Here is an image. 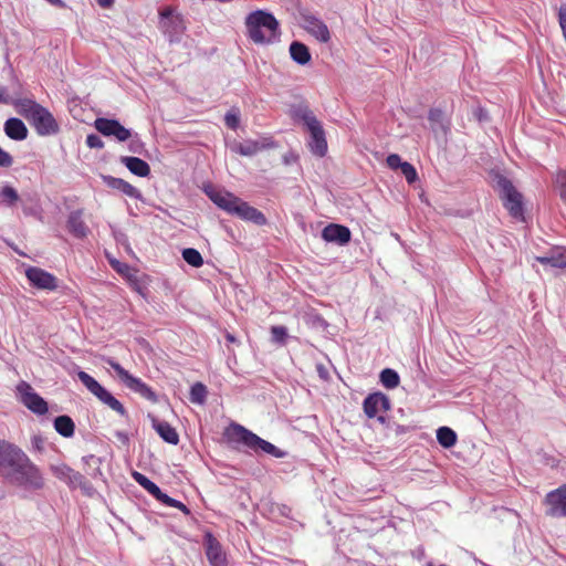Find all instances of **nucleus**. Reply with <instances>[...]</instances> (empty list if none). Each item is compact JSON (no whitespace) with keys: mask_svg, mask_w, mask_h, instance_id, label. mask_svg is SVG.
I'll use <instances>...</instances> for the list:
<instances>
[{"mask_svg":"<svg viewBox=\"0 0 566 566\" xmlns=\"http://www.w3.org/2000/svg\"><path fill=\"white\" fill-rule=\"evenodd\" d=\"M203 193L217 206L230 216H234L245 222L263 227L268 223L265 214L252 207L249 202L224 188H217L212 184H203Z\"/></svg>","mask_w":566,"mask_h":566,"instance_id":"f257e3e1","label":"nucleus"},{"mask_svg":"<svg viewBox=\"0 0 566 566\" xmlns=\"http://www.w3.org/2000/svg\"><path fill=\"white\" fill-rule=\"evenodd\" d=\"M248 38L259 45L274 44L281 39V27L275 15L264 9L248 13L244 19Z\"/></svg>","mask_w":566,"mask_h":566,"instance_id":"f03ea898","label":"nucleus"},{"mask_svg":"<svg viewBox=\"0 0 566 566\" xmlns=\"http://www.w3.org/2000/svg\"><path fill=\"white\" fill-rule=\"evenodd\" d=\"M13 107L35 129L39 136H52L60 132V125L53 114L33 98H17Z\"/></svg>","mask_w":566,"mask_h":566,"instance_id":"7ed1b4c3","label":"nucleus"},{"mask_svg":"<svg viewBox=\"0 0 566 566\" xmlns=\"http://www.w3.org/2000/svg\"><path fill=\"white\" fill-rule=\"evenodd\" d=\"M290 115L295 123H302L308 132L307 147L310 151L316 157H324L328 149L325 130L308 105L305 103L292 105Z\"/></svg>","mask_w":566,"mask_h":566,"instance_id":"20e7f679","label":"nucleus"},{"mask_svg":"<svg viewBox=\"0 0 566 566\" xmlns=\"http://www.w3.org/2000/svg\"><path fill=\"white\" fill-rule=\"evenodd\" d=\"M226 434L230 442L242 446L255 453L261 452L277 459L285 458L287 455L286 451L277 448L272 442L261 438L238 422L232 421L226 430Z\"/></svg>","mask_w":566,"mask_h":566,"instance_id":"39448f33","label":"nucleus"},{"mask_svg":"<svg viewBox=\"0 0 566 566\" xmlns=\"http://www.w3.org/2000/svg\"><path fill=\"white\" fill-rule=\"evenodd\" d=\"M491 178L492 186L510 217L516 221L525 222L526 209L523 193L516 189L510 178L499 171H493Z\"/></svg>","mask_w":566,"mask_h":566,"instance_id":"423d86ee","label":"nucleus"},{"mask_svg":"<svg viewBox=\"0 0 566 566\" xmlns=\"http://www.w3.org/2000/svg\"><path fill=\"white\" fill-rule=\"evenodd\" d=\"M3 480L27 492H36L43 489L44 478L40 468L25 453L22 459L9 471Z\"/></svg>","mask_w":566,"mask_h":566,"instance_id":"0eeeda50","label":"nucleus"},{"mask_svg":"<svg viewBox=\"0 0 566 566\" xmlns=\"http://www.w3.org/2000/svg\"><path fill=\"white\" fill-rule=\"evenodd\" d=\"M76 375L83 386L101 402L120 416H127V410L124 405L117 398H115L109 390L102 386L93 376L82 369H80Z\"/></svg>","mask_w":566,"mask_h":566,"instance_id":"6e6552de","label":"nucleus"},{"mask_svg":"<svg viewBox=\"0 0 566 566\" xmlns=\"http://www.w3.org/2000/svg\"><path fill=\"white\" fill-rule=\"evenodd\" d=\"M106 364L116 373L118 378L123 381V384L128 389L138 394L144 399H146L153 403L158 402V395L155 392V390L151 387H149L145 381H143L140 378L130 374L127 369H125L114 358H107Z\"/></svg>","mask_w":566,"mask_h":566,"instance_id":"1a4fd4ad","label":"nucleus"},{"mask_svg":"<svg viewBox=\"0 0 566 566\" xmlns=\"http://www.w3.org/2000/svg\"><path fill=\"white\" fill-rule=\"evenodd\" d=\"M15 396L18 400L32 413L44 416L49 411L48 401L35 391V389L24 380L15 386Z\"/></svg>","mask_w":566,"mask_h":566,"instance_id":"9d476101","label":"nucleus"},{"mask_svg":"<svg viewBox=\"0 0 566 566\" xmlns=\"http://www.w3.org/2000/svg\"><path fill=\"white\" fill-rule=\"evenodd\" d=\"M159 24L170 43L181 42L186 25L180 14L175 13L171 8H165L159 11Z\"/></svg>","mask_w":566,"mask_h":566,"instance_id":"9b49d317","label":"nucleus"},{"mask_svg":"<svg viewBox=\"0 0 566 566\" xmlns=\"http://www.w3.org/2000/svg\"><path fill=\"white\" fill-rule=\"evenodd\" d=\"M94 127L104 137L114 138L118 143H125L133 136V129L125 127L115 117H97Z\"/></svg>","mask_w":566,"mask_h":566,"instance_id":"f8f14e48","label":"nucleus"},{"mask_svg":"<svg viewBox=\"0 0 566 566\" xmlns=\"http://www.w3.org/2000/svg\"><path fill=\"white\" fill-rule=\"evenodd\" d=\"M546 515L555 518L566 516V483L549 491L544 499Z\"/></svg>","mask_w":566,"mask_h":566,"instance_id":"ddd939ff","label":"nucleus"},{"mask_svg":"<svg viewBox=\"0 0 566 566\" xmlns=\"http://www.w3.org/2000/svg\"><path fill=\"white\" fill-rule=\"evenodd\" d=\"M25 277L29 284L36 290L55 291L59 287L57 277L38 266L27 268Z\"/></svg>","mask_w":566,"mask_h":566,"instance_id":"4468645a","label":"nucleus"},{"mask_svg":"<svg viewBox=\"0 0 566 566\" xmlns=\"http://www.w3.org/2000/svg\"><path fill=\"white\" fill-rule=\"evenodd\" d=\"M24 454L20 447L0 439V476L3 479Z\"/></svg>","mask_w":566,"mask_h":566,"instance_id":"2eb2a0df","label":"nucleus"},{"mask_svg":"<svg viewBox=\"0 0 566 566\" xmlns=\"http://www.w3.org/2000/svg\"><path fill=\"white\" fill-rule=\"evenodd\" d=\"M321 238L326 243L346 247L352 241V231L345 224L332 222L322 229Z\"/></svg>","mask_w":566,"mask_h":566,"instance_id":"dca6fc26","label":"nucleus"},{"mask_svg":"<svg viewBox=\"0 0 566 566\" xmlns=\"http://www.w3.org/2000/svg\"><path fill=\"white\" fill-rule=\"evenodd\" d=\"M390 408L389 397L381 391L370 392L363 400V410L368 419H374L380 411H388Z\"/></svg>","mask_w":566,"mask_h":566,"instance_id":"f3484780","label":"nucleus"},{"mask_svg":"<svg viewBox=\"0 0 566 566\" xmlns=\"http://www.w3.org/2000/svg\"><path fill=\"white\" fill-rule=\"evenodd\" d=\"M205 554L210 566H228L227 555L220 542L211 532H207L203 536Z\"/></svg>","mask_w":566,"mask_h":566,"instance_id":"a211bd4d","label":"nucleus"},{"mask_svg":"<svg viewBox=\"0 0 566 566\" xmlns=\"http://www.w3.org/2000/svg\"><path fill=\"white\" fill-rule=\"evenodd\" d=\"M83 216H84L83 209H75V210H72L67 214V219H66L65 227H66L67 232L74 239H77V240H83V239L87 238V235L91 232L88 226L85 223V221L83 219Z\"/></svg>","mask_w":566,"mask_h":566,"instance_id":"6ab92c4d","label":"nucleus"},{"mask_svg":"<svg viewBox=\"0 0 566 566\" xmlns=\"http://www.w3.org/2000/svg\"><path fill=\"white\" fill-rule=\"evenodd\" d=\"M103 184L112 190H116L122 195H125L132 199L143 200V193L135 186L130 185L128 181L114 177L111 175H102L101 176Z\"/></svg>","mask_w":566,"mask_h":566,"instance_id":"aec40b11","label":"nucleus"},{"mask_svg":"<svg viewBox=\"0 0 566 566\" xmlns=\"http://www.w3.org/2000/svg\"><path fill=\"white\" fill-rule=\"evenodd\" d=\"M153 429L166 443L177 446L180 441L179 434L169 422L159 420L157 417L149 415Z\"/></svg>","mask_w":566,"mask_h":566,"instance_id":"412c9836","label":"nucleus"},{"mask_svg":"<svg viewBox=\"0 0 566 566\" xmlns=\"http://www.w3.org/2000/svg\"><path fill=\"white\" fill-rule=\"evenodd\" d=\"M428 120L430 122L431 130L438 135L441 133L444 137L451 130V122L446 116L444 112L439 107H431L428 112Z\"/></svg>","mask_w":566,"mask_h":566,"instance_id":"4be33fe9","label":"nucleus"},{"mask_svg":"<svg viewBox=\"0 0 566 566\" xmlns=\"http://www.w3.org/2000/svg\"><path fill=\"white\" fill-rule=\"evenodd\" d=\"M6 136L15 142H22L28 138L29 130L24 122L19 117H9L3 124Z\"/></svg>","mask_w":566,"mask_h":566,"instance_id":"5701e85b","label":"nucleus"},{"mask_svg":"<svg viewBox=\"0 0 566 566\" xmlns=\"http://www.w3.org/2000/svg\"><path fill=\"white\" fill-rule=\"evenodd\" d=\"M306 30L315 36L319 42L326 43L331 39V33L327 25L314 14L304 15Z\"/></svg>","mask_w":566,"mask_h":566,"instance_id":"b1692460","label":"nucleus"},{"mask_svg":"<svg viewBox=\"0 0 566 566\" xmlns=\"http://www.w3.org/2000/svg\"><path fill=\"white\" fill-rule=\"evenodd\" d=\"M535 260L542 265H549L552 268L565 269L566 268V248L554 247L545 255L536 256Z\"/></svg>","mask_w":566,"mask_h":566,"instance_id":"393cba45","label":"nucleus"},{"mask_svg":"<svg viewBox=\"0 0 566 566\" xmlns=\"http://www.w3.org/2000/svg\"><path fill=\"white\" fill-rule=\"evenodd\" d=\"M119 163L124 165L133 175L137 177H148L150 175L149 164L136 156H120Z\"/></svg>","mask_w":566,"mask_h":566,"instance_id":"a878e982","label":"nucleus"},{"mask_svg":"<svg viewBox=\"0 0 566 566\" xmlns=\"http://www.w3.org/2000/svg\"><path fill=\"white\" fill-rule=\"evenodd\" d=\"M53 474L59 480L65 482L71 489H76V484L81 482L82 473L73 470L67 464H60L52 468Z\"/></svg>","mask_w":566,"mask_h":566,"instance_id":"bb28decb","label":"nucleus"},{"mask_svg":"<svg viewBox=\"0 0 566 566\" xmlns=\"http://www.w3.org/2000/svg\"><path fill=\"white\" fill-rule=\"evenodd\" d=\"M291 59L298 65H307L312 61V54L306 44L294 40L289 48Z\"/></svg>","mask_w":566,"mask_h":566,"instance_id":"cd10ccee","label":"nucleus"},{"mask_svg":"<svg viewBox=\"0 0 566 566\" xmlns=\"http://www.w3.org/2000/svg\"><path fill=\"white\" fill-rule=\"evenodd\" d=\"M54 430L63 438H72L75 434V422L69 415H60L53 418Z\"/></svg>","mask_w":566,"mask_h":566,"instance_id":"c85d7f7f","label":"nucleus"},{"mask_svg":"<svg viewBox=\"0 0 566 566\" xmlns=\"http://www.w3.org/2000/svg\"><path fill=\"white\" fill-rule=\"evenodd\" d=\"M273 146H274L273 142L263 144V143H260L259 140L249 139V140H245L243 143H240L239 145H237L235 151L241 156L251 157V156H254L255 154H258L260 150L270 148Z\"/></svg>","mask_w":566,"mask_h":566,"instance_id":"c756f323","label":"nucleus"},{"mask_svg":"<svg viewBox=\"0 0 566 566\" xmlns=\"http://www.w3.org/2000/svg\"><path fill=\"white\" fill-rule=\"evenodd\" d=\"M436 438L438 443L443 449H451L453 448L458 442V434L457 432L448 427V426H441L436 430Z\"/></svg>","mask_w":566,"mask_h":566,"instance_id":"7c9ffc66","label":"nucleus"},{"mask_svg":"<svg viewBox=\"0 0 566 566\" xmlns=\"http://www.w3.org/2000/svg\"><path fill=\"white\" fill-rule=\"evenodd\" d=\"M20 200L18 190L10 184H4L0 189V202L8 208H13Z\"/></svg>","mask_w":566,"mask_h":566,"instance_id":"2f4dec72","label":"nucleus"},{"mask_svg":"<svg viewBox=\"0 0 566 566\" xmlns=\"http://www.w3.org/2000/svg\"><path fill=\"white\" fill-rule=\"evenodd\" d=\"M379 382L386 389H395L400 384V376H399L398 371L392 368H384L379 373Z\"/></svg>","mask_w":566,"mask_h":566,"instance_id":"473e14b6","label":"nucleus"},{"mask_svg":"<svg viewBox=\"0 0 566 566\" xmlns=\"http://www.w3.org/2000/svg\"><path fill=\"white\" fill-rule=\"evenodd\" d=\"M208 389L203 382L197 381L190 386L189 400L196 405H203L207 400Z\"/></svg>","mask_w":566,"mask_h":566,"instance_id":"72a5a7b5","label":"nucleus"},{"mask_svg":"<svg viewBox=\"0 0 566 566\" xmlns=\"http://www.w3.org/2000/svg\"><path fill=\"white\" fill-rule=\"evenodd\" d=\"M184 261L192 268H200L203 265V258L201 253L195 248H185L181 251Z\"/></svg>","mask_w":566,"mask_h":566,"instance_id":"f704fd0d","label":"nucleus"},{"mask_svg":"<svg viewBox=\"0 0 566 566\" xmlns=\"http://www.w3.org/2000/svg\"><path fill=\"white\" fill-rule=\"evenodd\" d=\"M158 502L165 506L177 509V510L181 511L185 515H190V513H191L190 509L185 503H182L181 501H179L177 499L169 496L165 492Z\"/></svg>","mask_w":566,"mask_h":566,"instance_id":"c9c22d12","label":"nucleus"},{"mask_svg":"<svg viewBox=\"0 0 566 566\" xmlns=\"http://www.w3.org/2000/svg\"><path fill=\"white\" fill-rule=\"evenodd\" d=\"M400 172L405 177L408 185H413L419 180L418 171L416 167L410 164L409 161H406L402 167L400 168Z\"/></svg>","mask_w":566,"mask_h":566,"instance_id":"e433bc0d","label":"nucleus"},{"mask_svg":"<svg viewBox=\"0 0 566 566\" xmlns=\"http://www.w3.org/2000/svg\"><path fill=\"white\" fill-rule=\"evenodd\" d=\"M272 340L279 345H284L289 337L287 328L283 325H274L271 327Z\"/></svg>","mask_w":566,"mask_h":566,"instance_id":"4c0bfd02","label":"nucleus"},{"mask_svg":"<svg viewBox=\"0 0 566 566\" xmlns=\"http://www.w3.org/2000/svg\"><path fill=\"white\" fill-rule=\"evenodd\" d=\"M127 142H128V150L130 153H134V154L143 153V150L145 148V144L140 139L138 133L133 130V136Z\"/></svg>","mask_w":566,"mask_h":566,"instance_id":"58836bf2","label":"nucleus"},{"mask_svg":"<svg viewBox=\"0 0 566 566\" xmlns=\"http://www.w3.org/2000/svg\"><path fill=\"white\" fill-rule=\"evenodd\" d=\"M224 124L228 128L235 130L240 125V113L239 111L231 109L224 115Z\"/></svg>","mask_w":566,"mask_h":566,"instance_id":"ea45409f","label":"nucleus"},{"mask_svg":"<svg viewBox=\"0 0 566 566\" xmlns=\"http://www.w3.org/2000/svg\"><path fill=\"white\" fill-rule=\"evenodd\" d=\"M406 161L402 160L401 156L398 155V154H389L386 158V164L388 166V168H390L391 170H400V168L402 167V165L405 164Z\"/></svg>","mask_w":566,"mask_h":566,"instance_id":"a19ab883","label":"nucleus"},{"mask_svg":"<svg viewBox=\"0 0 566 566\" xmlns=\"http://www.w3.org/2000/svg\"><path fill=\"white\" fill-rule=\"evenodd\" d=\"M557 191L560 199L566 202V171L558 172L556 177Z\"/></svg>","mask_w":566,"mask_h":566,"instance_id":"79ce46f5","label":"nucleus"},{"mask_svg":"<svg viewBox=\"0 0 566 566\" xmlns=\"http://www.w3.org/2000/svg\"><path fill=\"white\" fill-rule=\"evenodd\" d=\"M85 144L91 149H102L104 147V142L102 138L94 133H91L86 136Z\"/></svg>","mask_w":566,"mask_h":566,"instance_id":"37998d69","label":"nucleus"},{"mask_svg":"<svg viewBox=\"0 0 566 566\" xmlns=\"http://www.w3.org/2000/svg\"><path fill=\"white\" fill-rule=\"evenodd\" d=\"M132 476L135 482L138 483V485H140L144 490H147L154 482L148 476L138 471H133Z\"/></svg>","mask_w":566,"mask_h":566,"instance_id":"c03bdc74","label":"nucleus"},{"mask_svg":"<svg viewBox=\"0 0 566 566\" xmlns=\"http://www.w3.org/2000/svg\"><path fill=\"white\" fill-rule=\"evenodd\" d=\"M76 488H80L81 491L88 496H92L95 492L94 486L84 475L81 476V482L76 484Z\"/></svg>","mask_w":566,"mask_h":566,"instance_id":"a18cd8bd","label":"nucleus"},{"mask_svg":"<svg viewBox=\"0 0 566 566\" xmlns=\"http://www.w3.org/2000/svg\"><path fill=\"white\" fill-rule=\"evenodd\" d=\"M392 429L396 437H401L416 429V426L392 423Z\"/></svg>","mask_w":566,"mask_h":566,"instance_id":"49530a36","label":"nucleus"},{"mask_svg":"<svg viewBox=\"0 0 566 566\" xmlns=\"http://www.w3.org/2000/svg\"><path fill=\"white\" fill-rule=\"evenodd\" d=\"M13 164V157L3 148L0 147V167L9 168Z\"/></svg>","mask_w":566,"mask_h":566,"instance_id":"de8ad7c7","label":"nucleus"},{"mask_svg":"<svg viewBox=\"0 0 566 566\" xmlns=\"http://www.w3.org/2000/svg\"><path fill=\"white\" fill-rule=\"evenodd\" d=\"M146 491L157 501H159L164 494V491L155 482H153Z\"/></svg>","mask_w":566,"mask_h":566,"instance_id":"09e8293b","label":"nucleus"},{"mask_svg":"<svg viewBox=\"0 0 566 566\" xmlns=\"http://www.w3.org/2000/svg\"><path fill=\"white\" fill-rule=\"evenodd\" d=\"M15 99L17 98H13V97H11L10 95L7 94V88L6 87L0 88V103L1 104L12 105L13 106Z\"/></svg>","mask_w":566,"mask_h":566,"instance_id":"8fccbe9b","label":"nucleus"},{"mask_svg":"<svg viewBox=\"0 0 566 566\" xmlns=\"http://www.w3.org/2000/svg\"><path fill=\"white\" fill-rule=\"evenodd\" d=\"M82 461L85 464H90L91 462H94L95 464L99 465V463H101V459L96 458L94 454H88V455L83 457ZM95 471H96V473L102 474L99 467H96Z\"/></svg>","mask_w":566,"mask_h":566,"instance_id":"3c124183","label":"nucleus"},{"mask_svg":"<svg viewBox=\"0 0 566 566\" xmlns=\"http://www.w3.org/2000/svg\"><path fill=\"white\" fill-rule=\"evenodd\" d=\"M377 421L379 423H381L387 430H391L392 429V423H395V421H392L389 417L387 416H382V415H378L376 417Z\"/></svg>","mask_w":566,"mask_h":566,"instance_id":"603ef678","label":"nucleus"},{"mask_svg":"<svg viewBox=\"0 0 566 566\" xmlns=\"http://www.w3.org/2000/svg\"><path fill=\"white\" fill-rule=\"evenodd\" d=\"M412 558L417 560H422L426 556L424 547L422 545H419L415 549L411 551Z\"/></svg>","mask_w":566,"mask_h":566,"instance_id":"864d4df0","label":"nucleus"},{"mask_svg":"<svg viewBox=\"0 0 566 566\" xmlns=\"http://www.w3.org/2000/svg\"><path fill=\"white\" fill-rule=\"evenodd\" d=\"M316 370L321 379L327 380L329 378V373L324 365L318 364Z\"/></svg>","mask_w":566,"mask_h":566,"instance_id":"5fc2aeb1","label":"nucleus"},{"mask_svg":"<svg viewBox=\"0 0 566 566\" xmlns=\"http://www.w3.org/2000/svg\"><path fill=\"white\" fill-rule=\"evenodd\" d=\"M31 442H32V447L35 450H38V451L43 450V439L41 436H33Z\"/></svg>","mask_w":566,"mask_h":566,"instance_id":"6e6d98bb","label":"nucleus"},{"mask_svg":"<svg viewBox=\"0 0 566 566\" xmlns=\"http://www.w3.org/2000/svg\"><path fill=\"white\" fill-rule=\"evenodd\" d=\"M115 437L124 444V446H128L129 444V436L127 432H124V431H116L115 432Z\"/></svg>","mask_w":566,"mask_h":566,"instance_id":"4d7b16f0","label":"nucleus"},{"mask_svg":"<svg viewBox=\"0 0 566 566\" xmlns=\"http://www.w3.org/2000/svg\"><path fill=\"white\" fill-rule=\"evenodd\" d=\"M475 117L478 118L479 122H483L488 119V112L484 108H479L475 112Z\"/></svg>","mask_w":566,"mask_h":566,"instance_id":"13d9d810","label":"nucleus"},{"mask_svg":"<svg viewBox=\"0 0 566 566\" xmlns=\"http://www.w3.org/2000/svg\"><path fill=\"white\" fill-rule=\"evenodd\" d=\"M45 1L56 8H61V9L66 8V3L63 0H45Z\"/></svg>","mask_w":566,"mask_h":566,"instance_id":"bf43d9fd","label":"nucleus"},{"mask_svg":"<svg viewBox=\"0 0 566 566\" xmlns=\"http://www.w3.org/2000/svg\"><path fill=\"white\" fill-rule=\"evenodd\" d=\"M96 2L99 7L107 9L114 4L115 0H96Z\"/></svg>","mask_w":566,"mask_h":566,"instance_id":"052dcab7","label":"nucleus"},{"mask_svg":"<svg viewBox=\"0 0 566 566\" xmlns=\"http://www.w3.org/2000/svg\"><path fill=\"white\" fill-rule=\"evenodd\" d=\"M296 156L294 154H287L283 156V163L285 165H291L293 161L296 160Z\"/></svg>","mask_w":566,"mask_h":566,"instance_id":"680f3d73","label":"nucleus"},{"mask_svg":"<svg viewBox=\"0 0 566 566\" xmlns=\"http://www.w3.org/2000/svg\"><path fill=\"white\" fill-rule=\"evenodd\" d=\"M112 265L117 272H122V269H119L120 263L118 261L112 262Z\"/></svg>","mask_w":566,"mask_h":566,"instance_id":"e2e57ef3","label":"nucleus"},{"mask_svg":"<svg viewBox=\"0 0 566 566\" xmlns=\"http://www.w3.org/2000/svg\"><path fill=\"white\" fill-rule=\"evenodd\" d=\"M228 339H229L230 342H233V340H234V337H233L232 335H228Z\"/></svg>","mask_w":566,"mask_h":566,"instance_id":"0e129e2a","label":"nucleus"},{"mask_svg":"<svg viewBox=\"0 0 566 566\" xmlns=\"http://www.w3.org/2000/svg\"><path fill=\"white\" fill-rule=\"evenodd\" d=\"M398 412H399V415L403 416V412H405V411H403V409H402V408H399V409H398Z\"/></svg>","mask_w":566,"mask_h":566,"instance_id":"69168bd1","label":"nucleus"},{"mask_svg":"<svg viewBox=\"0 0 566 566\" xmlns=\"http://www.w3.org/2000/svg\"><path fill=\"white\" fill-rule=\"evenodd\" d=\"M482 565H483V566H490V565H488V564H485V563H483Z\"/></svg>","mask_w":566,"mask_h":566,"instance_id":"338daca9","label":"nucleus"},{"mask_svg":"<svg viewBox=\"0 0 566 566\" xmlns=\"http://www.w3.org/2000/svg\"><path fill=\"white\" fill-rule=\"evenodd\" d=\"M0 566H4V565L0 562Z\"/></svg>","mask_w":566,"mask_h":566,"instance_id":"774afa93","label":"nucleus"}]
</instances>
